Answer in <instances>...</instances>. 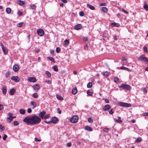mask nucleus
Segmentation results:
<instances>
[{"mask_svg":"<svg viewBox=\"0 0 148 148\" xmlns=\"http://www.w3.org/2000/svg\"><path fill=\"white\" fill-rule=\"evenodd\" d=\"M41 121V119L38 116L34 115L33 116H28L23 119V121L27 123L28 125H34L39 123Z\"/></svg>","mask_w":148,"mask_h":148,"instance_id":"1","label":"nucleus"},{"mask_svg":"<svg viewBox=\"0 0 148 148\" xmlns=\"http://www.w3.org/2000/svg\"><path fill=\"white\" fill-rule=\"evenodd\" d=\"M119 88H122L124 90H129L131 89V87L130 85L126 84H121Z\"/></svg>","mask_w":148,"mask_h":148,"instance_id":"2","label":"nucleus"},{"mask_svg":"<svg viewBox=\"0 0 148 148\" xmlns=\"http://www.w3.org/2000/svg\"><path fill=\"white\" fill-rule=\"evenodd\" d=\"M78 119V116L77 115H75L70 118V121L72 123H75L77 122Z\"/></svg>","mask_w":148,"mask_h":148,"instance_id":"3","label":"nucleus"},{"mask_svg":"<svg viewBox=\"0 0 148 148\" xmlns=\"http://www.w3.org/2000/svg\"><path fill=\"white\" fill-rule=\"evenodd\" d=\"M118 105L124 107H129L131 106V105L130 104L121 102H119Z\"/></svg>","mask_w":148,"mask_h":148,"instance_id":"4","label":"nucleus"},{"mask_svg":"<svg viewBox=\"0 0 148 148\" xmlns=\"http://www.w3.org/2000/svg\"><path fill=\"white\" fill-rule=\"evenodd\" d=\"M1 45L4 54L5 55H7L8 53V50L7 48L6 47H4L3 44L1 43Z\"/></svg>","mask_w":148,"mask_h":148,"instance_id":"5","label":"nucleus"},{"mask_svg":"<svg viewBox=\"0 0 148 148\" xmlns=\"http://www.w3.org/2000/svg\"><path fill=\"white\" fill-rule=\"evenodd\" d=\"M46 112L45 111L40 112L38 114L39 117L40 119H43L44 117Z\"/></svg>","mask_w":148,"mask_h":148,"instance_id":"6","label":"nucleus"},{"mask_svg":"<svg viewBox=\"0 0 148 148\" xmlns=\"http://www.w3.org/2000/svg\"><path fill=\"white\" fill-rule=\"evenodd\" d=\"M37 32L38 34L40 36H43L44 34V31L42 29H39L37 30Z\"/></svg>","mask_w":148,"mask_h":148,"instance_id":"7","label":"nucleus"},{"mask_svg":"<svg viewBox=\"0 0 148 148\" xmlns=\"http://www.w3.org/2000/svg\"><path fill=\"white\" fill-rule=\"evenodd\" d=\"M11 79L15 82H18L19 81V78L17 76H13L11 77Z\"/></svg>","mask_w":148,"mask_h":148,"instance_id":"8","label":"nucleus"},{"mask_svg":"<svg viewBox=\"0 0 148 148\" xmlns=\"http://www.w3.org/2000/svg\"><path fill=\"white\" fill-rule=\"evenodd\" d=\"M58 121V119L56 117H53L51 120V123H56Z\"/></svg>","mask_w":148,"mask_h":148,"instance_id":"9","label":"nucleus"},{"mask_svg":"<svg viewBox=\"0 0 148 148\" xmlns=\"http://www.w3.org/2000/svg\"><path fill=\"white\" fill-rule=\"evenodd\" d=\"M28 81L30 82H35L37 81L36 79L34 77H29L28 79Z\"/></svg>","mask_w":148,"mask_h":148,"instance_id":"10","label":"nucleus"},{"mask_svg":"<svg viewBox=\"0 0 148 148\" xmlns=\"http://www.w3.org/2000/svg\"><path fill=\"white\" fill-rule=\"evenodd\" d=\"M32 88L35 90H38L40 89V86L38 84H36L33 85Z\"/></svg>","mask_w":148,"mask_h":148,"instance_id":"11","label":"nucleus"},{"mask_svg":"<svg viewBox=\"0 0 148 148\" xmlns=\"http://www.w3.org/2000/svg\"><path fill=\"white\" fill-rule=\"evenodd\" d=\"M82 27L81 24H79L75 26V29L76 30H79L81 29Z\"/></svg>","mask_w":148,"mask_h":148,"instance_id":"12","label":"nucleus"},{"mask_svg":"<svg viewBox=\"0 0 148 148\" xmlns=\"http://www.w3.org/2000/svg\"><path fill=\"white\" fill-rule=\"evenodd\" d=\"M111 108V106L109 105H107L105 106L103 108V110L105 111L107 110H110Z\"/></svg>","mask_w":148,"mask_h":148,"instance_id":"13","label":"nucleus"},{"mask_svg":"<svg viewBox=\"0 0 148 148\" xmlns=\"http://www.w3.org/2000/svg\"><path fill=\"white\" fill-rule=\"evenodd\" d=\"M143 7L147 11H148V5L146 1H144V5Z\"/></svg>","mask_w":148,"mask_h":148,"instance_id":"14","label":"nucleus"},{"mask_svg":"<svg viewBox=\"0 0 148 148\" xmlns=\"http://www.w3.org/2000/svg\"><path fill=\"white\" fill-rule=\"evenodd\" d=\"M16 91V90L14 88H12L10 91L9 94L11 95H13Z\"/></svg>","mask_w":148,"mask_h":148,"instance_id":"15","label":"nucleus"},{"mask_svg":"<svg viewBox=\"0 0 148 148\" xmlns=\"http://www.w3.org/2000/svg\"><path fill=\"white\" fill-rule=\"evenodd\" d=\"M13 70L15 72L18 71L19 69V67L18 65L15 64L13 66Z\"/></svg>","mask_w":148,"mask_h":148,"instance_id":"16","label":"nucleus"},{"mask_svg":"<svg viewBox=\"0 0 148 148\" xmlns=\"http://www.w3.org/2000/svg\"><path fill=\"white\" fill-rule=\"evenodd\" d=\"M85 129L91 132L92 131V128L87 125L85 126Z\"/></svg>","mask_w":148,"mask_h":148,"instance_id":"17","label":"nucleus"},{"mask_svg":"<svg viewBox=\"0 0 148 148\" xmlns=\"http://www.w3.org/2000/svg\"><path fill=\"white\" fill-rule=\"evenodd\" d=\"M111 26H116L117 27H119L120 25L119 23H117L115 22L112 23L111 24Z\"/></svg>","mask_w":148,"mask_h":148,"instance_id":"18","label":"nucleus"},{"mask_svg":"<svg viewBox=\"0 0 148 148\" xmlns=\"http://www.w3.org/2000/svg\"><path fill=\"white\" fill-rule=\"evenodd\" d=\"M30 104L32 106H33V108L34 109L37 106L36 103L34 101H32L30 102Z\"/></svg>","mask_w":148,"mask_h":148,"instance_id":"19","label":"nucleus"},{"mask_svg":"<svg viewBox=\"0 0 148 148\" xmlns=\"http://www.w3.org/2000/svg\"><path fill=\"white\" fill-rule=\"evenodd\" d=\"M87 7L90 8L92 10H94L95 9V8L93 6L88 4H87Z\"/></svg>","mask_w":148,"mask_h":148,"instance_id":"20","label":"nucleus"},{"mask_svg":"<svg viewBox=\"0 0 148 148\" xmlns=\"http://www.w3.org/2000/svg\"><path fill=\"white\" fill-rule=\"evenodd\" d=\"M56 97L57 99L60 100H62L63 99V98L61 96L57 94Z\"/></svg>","mask_w":148,"mask_h":148,"instance_id":"21","label":"nucleus"},{"mask_svg":"<svg viewBox=\"0 0 148 148\" xmlns=\"http://www.w3.org/2000/svg\"><path fill=\"white\" fill-rule=\"evenodd\" d=\"M5 11L6 13L8 14H10L11 12V9L10 8H7Z\"/></svg>","mask_w":148,"mask_h":148,"instance_id":"22","label":"nucleus"},{"mask_svg":"<svg viewBox=\"0 0 148 148\" xmlns=\"http://www.w3.org/2000/svg\"><path fill=\"white\" fill-rule=\"evenodd\" d=\"M72 93L73 94L75 95L76 94L77 92V90L76 88H73L72 90Z\"/></svg>","mask_w":148,"mask_h":148,"instance_id":"23","label":"nucleus"},{"mask_svg":"<svg viewBox=\"0 0 148 148\" xmlns=\"http://www.w3.org/2000/svg\"><path fill=\"white\" fill-rule=\"evenodd\" d=\"M2 92L4 94H5L7 92V90H6V88L5 87H3V88L2 89Z\"/></svg>","mask_w":148,"mask_h":148,"instance_id":"24","label":"nucleus"},{"mask_svg":"<svg viewBox=\"0 0 148 148\" xmlns=\"http://www.w3.org/2000/svg\"><path fill=\"white\" fill-rule=\"evenodd\" d=\"M142 141L141 138L140 137H138L137 139L135 140V142L138 143L141 142Z\"/></svg>","mask_w":148,"mask_h":148,"instance_id":"25","label":"nucleus"},{"mask_svg":"<svg viewBox=\"0 0 148 148\" xmlns=\"http://www.w3.org/2000/svg\"><path fill=\"white\" fill-rule=\"evenodd\" d=\"M120 69H121L126 70L128 71H129L130 70V69L128 68H127L124 66H121L120 67Z\"/></svg>","mask_w":148,"mask_h":148,"instance_id":"26","label":"nucleus"},{"mask_svg":"<svg viewBox=\"0 0 148 148\" xmlns=\"http://www.w3.org/2000/svg\"><path fill=\"white\" fill-rule=\"evenodd\" d=\"M25 110L23 109H21L20 110V114H25Z\"/></svg>","mask_w":148,"mask_h":148,"instance_id":"27","label":"nucleus"},{"mask_svg":"<svg viewBox=\"0 0 148 148\" xmlns=\"http://www.w3.org/2000/svg\"><path fill=\"white\" fill-rule=\"evenodd\" d=\"M114 82L116 83H118L119 81V79L117 77H115L114 79Z\"/></svg>","mask_w":148,"mask_h":148,"instance_id":"28","label":"nucleus"},{"mask_svg":"<svg viewBox=\"0 0 148 148\" xmlns=\"http://www.w3.org/2000/svg\"><path fill=\"white\" fill-rule=\"evenodd\" d=\"M47 59H48L49 60L51 61L52 62H55V61L54 58H52V57H47Z\"/></svg>","mask_w":148,"mask_h":148,"instance_id":"29","label":"nucleus"},{"mask_svg":"<svg viewBox=\"0 0 148 148\" xmlns=\"http://www.w3.org/2000/svg\"><path fill=\"white\" fill-rule=\"evenodd\" d=\"M5 129V127L2 126V125L0 124V131L2 132L4 131Z\"/></svg>","mask_w":148,"mask_h":148,"instance_id":"30","label":"nucleus"},{"mask_svg":"<svg viewBox=\"0 0 148 148\" xmlns=\"http://www.w3.org/2000/svg\"><path fill=\"white\" fill-rule=\"evenodd\" d=\"M69 42V40L66 39L64 41V45H68Z\"/></svg>","mask_w":148,"mask_h":148,"instance_id":"31","label":"nucleus"},{"mask_svg":"<svg viewBox=\"0 0 148 148\" xmlns=\"http://www.w3.org/2000/svg\"><path fill=\"white\" fill-rule=\"evenodd\" d=\"M18 3L21 6H23L24 4V2L23 1L20 0L19 1Z\"/></svg>","mask_w":148,"mask_h":148,"instance_id":"32","label":"nucleus"},{"mask_svg":"<svg viewBox=\"0 0 148 148\" xmlns=\"http://www.w3.org/2000/svg\"><path fill=\"white\" fill-rule=\"evenodd\" d=\"M92 84L91 82H89L87 85V87L88 88H90L92 87Z\"/></svg>","mask_w":148,"mask_h":148,"instance_id":"33","label":"nucleus"},{"mask_svg":"<svg viewBox=\"0 0 148 148\" xmlns=\"http://www.w3.org/2000/svg\"><path fill=\"white\" fill-rule=\"evenodd\" d=\"M53 70L56 71H58V69L57 66H54L53 67Z\"/></svg>","mask_w":148,"mask_h":148,"instance_id":"34","label":"nucleus"},{"mask_svg":"<svg viewBox=\"0 0 148 148\" xmlns=\"http://www.w3.org/2000/svg\"><path fill=\"white\" fill-rule=\"evenodd\" d=\"M102 10L104 12H106L108 11V9L106 8L105 7H103L102 8Z\"/></svg>","mask_w":148,"mask_h":148,"instance_id":"35","label":"nucleus"},{"mask_svg":"<svg viewBox=\"0 0 148 148\" xmlns=\"http://www.w3.org/2000/svg\"><path fill=\"white\" fill-rule=\"evenodd\" d=\"M143 49L145 53H147L148 52L147 47L146 46H144L143 47Z\"/></svg>","mask_w":148,"mask_h":148,"instance_id":"36","label":"nucleus"},{"mask_svg":"<svg viewBox=\"0 0 148 148\" xmlns=\"http://www.w3.org/2000/svg\"><path fill=\"white\" fill-rule=\"evenodd\" d=\"M50 115L49 114H47V115H46L45 116H44L43 119H48L50 117Z\"/></svg>","mask_w":148,"mask_h":148,"instance_id":"37","label":"nucleus"},{"mask_svg":"<svg viewBox=\"0 0 148 148\" xmlns=\"http://www.w3.org/2000/svg\"><path fill=\"white\" fill-rule=\"evenodd\" d=\"M61 49L59 47H57L56 49V51L57 53H59Z\"/></svg>","mask_w":148,"mask_h":148,"instance_id":"38","label":"nucleus"},{"mask_svg":"<svg viewBox=\"0 0 148 148\" xmlns=\"http://www.w3.org/2000/svg\"><path fill=\"white\" fill-rule=\"evenodd\" d=\"M116 122L118 123H121L122 122V121L121 120V119H116Z\"/></svg>","mask_w":148,"mask_h":148,"instance_id":"39","label":"nucleus"},{"mask_svg":"<svg viewBox=\"0 0 148 148\" xmlns=\"http://www.w3.org/2000/svg\"><path fill=\"white\" fill-rule=\"evenodd\" d=\"M87 93L88 95L90 96H92V93L90 92L89 90L87 91Z\"/></svg>","mask_w":148,"mask_h":148,"instance_id":"40","label":"nucleus"},{"mask_svg":"<svg viewBox=\"0 0 148 148\" xmlns=\"http://www.w3.org/2000/svg\"><path fill=\"white\" fill-rule=\"evenodd\" d=\"M36 5L34 4H31V8L33 9H35L36 8Z\"/></svg>","mask_w":148,"mask_h":148,"instance_id":"41","label":"nucleus"},{"mask_svg":"<svg viewBox=\"0 0 148 148\" xmlns=\"http://www.w3.org/2000/svg\"><path fill=\"white\" fill-rule=\"evenodd\" d=\"M33 97L34 98H37L38 97V95L37 93H34L33 95Z\"/></svg>","mask_w":148,"mask_h":148,"instance_id":"42","label":"nucleus"},{"mask_svg":"<svg viewBox=\"0 0 148 148\" xmlns=\"http://www.w3.org/2000/svg\"><path fill=\"white\" fill-rule=\"evenodd\" d=\"M19 123V122L18 121H14V125H18Z\"/></svg>","mask_w":148,"mask_h":148,"instance_id":"43","label":"nucleus"},{"mask_svg":"<svg viewBox=\"0 0 148 148\" xmlns=\"http://www.w3.org/2000/svg\"><path fill=\"white\" fill-rule=\"evenodd\" d=\"M106 3H102L100 4V6H106Z\"/></svg>","mask_w":148,"mask_h":148,"instance_id":"44","label":"nucleus"},{"mask_svg":"<svg viewBox=\"0 0 148 148\" xmlns=\"http://www.w3.org/2000/svg\"><path fill=\"white\" fill-rule=\"evenodd\" d=\"M88 120L89 123H92L93 122V120L91 117H89Z\"/></svg>","mask_w":148,"mask_h":148,"instance_id":"45","label":"nucleus"},{"mask_svg":"<svg viewBox=\"0 0 148 148\" xmlns=\"http://www.w3.org/2000/svg\"><path fill=\"white\" fill-rule=\"evenodd\" d=\"M23 23V22H21V23H19L17 24V26L19 27H21L22 26Z\"/></svg>","mask_w":148,"mask_h":148,"instance_id":"46","label":"nucleus"},{"mask_svg":"<svg viewBox=\"0 0 148 148\" xmlns=\"http://www.w3.org/2000/svg\"><path fill=\"white\" fill-rule=\"evenodd\" d=\"M79 14L80 16H83L84 15V13L83 12H80L79 13Z\"/></svg>","mask_w":148,"mask_h":148,"instance_id":"47","label":"nucleus"},{"mask_svg":"<svg viewBox=\"0 0 148 148\" xmlns=\"http://www.w3.org/2000/svg\"><path fill=\"white\" fill-rule=\"evenodd\" d=\"M143 89V92L146 94L147 93V89L145 88H142Z\"/></svg>","mask_w":148,"mask_h":148,"instance_id":"48","label":"nucleus"},{"mask_svg":"<svg viewBox=\"0 0 148 148\" xmlns=\"http://www.w3.org/2000/svg\"><path fill=\"white\" fill-rule=\"evenodd\" d=\"M84 49L85 50H87L88 49V45H85L84 47Z\"/></svg>","mask_w":148,"mask_h":148,"instance_id":"49","label":"nucleus"},{"mask_svg":"<svg viewBox=\"0 0 148 148\" xmlns=\"http://www.w3.org/2000/svg\"><path fill=\"white\" fill-rule=\"evenodd\" d=\"M7 119H9V122H11L13 119V118L12 117H8L7 118Z\"/></svg>","mask_w":148,"mask_h":148,"instance_id":"50","label":"nucleus"},{"mask_svg":"<svg viewBox=\"0 0 148 148\" xmlns=\"http://www.w3.org/2000/svg\"><path fill=\"white\" fill-rule=\"evenodd\" d=\"M18 14L19 16H21L23 15V13L20 11H18Z\"/></svg>","mask_w":148,"mask_h":148,"instance_id":"51","label":"nucleus"},{"mask_svg":"<svg viewBox=\"0 0 148 148\" xmlns=\"http://www.w3.org/2000/svg\"><path fill=\"white\" fill-rule=\"evenodd\" d=\"M122 11H123L125 14H128V12L127 11L123 9H122Z\"/></svg>","mask_w":148,"mask_h":148,"instance_id":"52","label":"nucleus"},{"mask_svg":"<svg viewBox=\"0 0 148 148\" xmlns=\"http://www.w3.org/2000/svg\"><path fill=\"white\" fill-rule=\"evenodd\" d=\"M109 130V128H105L103 129V131L104 132H108V130Z\"/></svg>","mask_w":148,"mask_h":148,"instance_id":"53","label":"nucleus"},{"mask_svg":"<svg viewBox=\"0 0 148 148\" xmlns=\"http://www.w3.org/2000/svg\"><path fill=\"white\" fill-rule=\"evenodd\" d=\"M45 82L48 84H51V82L50 80H46Z\"/></svg>","mask_w":148,"mask_h":148,"instance_id":"54","label":"nucleus"},{"mask_svg":"<svg viewBox=\"0 0 148 148\" xmlns=\"http://www.w3.org/2000/svg\"><path fill=\"white\" fill-rule=\"evenodd\" d=\"M27 111L28 113H30L32 112V110L31 108H29L28 109Z\"/></svg>","mask_w":148,"mask_h":148,"instance_id":"55","label":"nucleus"},{"mask_svg":"<svg viewBox=\"0 0 148 148\" xmlns=\"http://www.w3.org/2000/svg\"><path fill=\"white\" fill-rule=\"evenodd\" d=\"M7 137V136L5 134L4 136L3 137V138L4 140H5L6 138Z\"/></svg>","mask_w":148,"mask_h":148,"instance_id":"56","label":"nucleus"},{"mask_svg":"<svg viewBox=\"0 0 148 148\" xmlns=\"http://www.w3.org/2000/svg\"><path fill=\"white\" fill-rule=\"evenodd\" d=\"M88 38L86 37L84 38L83 40L84 41H87L88 40Z\"/></svg>","mask_w":148,"mask_h":148,"instance_id":"57","label":"nucleus"},{"mask_svg":"<svg viewBox=\"0 0 148 148\" xmlns=\"http://www.w3.org/2000/svg\"><path fill=\"white\" fill-rule=\"evenodd\" d=\"M72 144L70 143H68L67 144L66 146L68 147H70L71 146Z\"/></svg>","mask_w":148,"mask_h":148,"instance_id":"58","label":"nucleus"},{"mask_svg":"<svg viewBox=\"0 0 148 148\" xmlns=\"http://www.w3.org/2000/svg\"><path fill=\"white\" fill-rule=\"evenodd\" d=\"M44 122L47 124H50L51 123V120L50 121H44Z\"/></svg>","mask_w":148,"mask_h":148,"instance_id":"59","label":"nucleus"},{"mask_svg":"<svg viewBox=\"0 0 148 148\" xmlns=\"http://www.w3.org/2000/svg\"><path fill=\"white\" fill-rule=\"evenodd\" d=\"M143 115L144 116H148V112L144 113L143 114Z\"/></svg>","mask_w":148,"mask_h":148,"instance_id":"60","label":"nucleus"},{"mask_svg":"<svg viewBox=\"0 0 148 148\" xmlns=\"http://www.w3.org/2000/svg\"><path fill=\"white\" fill-rule=\"evenodd\" d=\"M60 109L59 108L57 109V110L58 111V112L59 114H60L61 113V111L60 110Z\"/></svg>","mask_w":148,"mask_h":148,"instance_id":"61","label":"nucleus"},{"mask_svg":"<svg viewBox=\"0 0 148 148\" xmlns=\"http://www.w3.org/2000/svg\"><path fill=\"white\" fill-rule=\"evenodd\" d=\"M104 100L107 103H109V100L107 99H105Z\"/></svg>","mask_w":148,"mask_h":148,"instance_id":"62","label":"nucleus"},{"mask_svg":"<svg viewBox=\"0 0 148 148\" xmlns=\"http://www.w3.org/2000/svg\"><path fill=\"white\" fill-rule=\"evenodd\" d=\"M3 105L0 104V110H1L3 108Z\"/></svg>","mask_w":148,"mask_h":148,"instance_id":"63","label":"nucleus"},{"mask_svg":"<svg viewBox=\"0 0 148 148\" xmlns=\"http://www.w3.org/2000/svg\"><path fill=\"white\" fill-rule=\"evenodd\" d=\"M35 140L36 141H40L41 140L40 139H38L37 138H35Z\"/></svg>","mask_w":148,"mask_h":148,"instance_id":"64","label":"nucleus"}]
</instances>
